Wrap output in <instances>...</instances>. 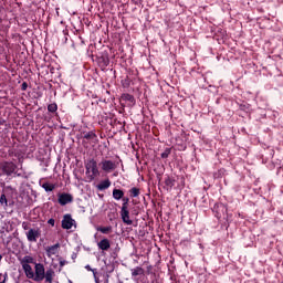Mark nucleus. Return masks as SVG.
Instances as JSON below:
<instances>
[{"mask_svg":"<svg viewBox=\"0 0 283 283\" xmlns=\"http://www.w3.org/2000/svg\"><path fill=\"white\" fill-rule=\"evenodd\" d=\"M86 174H92L88 176V180H94L101 176V171L98 170V163L95 161L94 158L88 159L85 164Z\"/></svg>","mask_w":283,"mask_h":283,"instance_id":"obj_1","label":"nucleus"},{"mask_svg":"<svg viewBox=\"0 0 283 283\" xmlns=\"http://www.w3.org/2000/svg\"><path fill=\"white\" fill-rule=\"evenodd\" d=\"M0 169L6 174V176H10L17 171V165L12 161H2L0 163Z\"/></svg>","mask_w":283,"mask_h":283,"instance_id":"obj_2","label":"nucleus"},{"mask_svg":"<svg viewBox=\"0 0 283 283\" xmlns=\"http://www.w3.org/2000/svg\"><path fill=\"white\" fill-rule=\"evenodd\" d=\"M99 167H102V171H105L106 174H112L117 167L116 163L112 160L104 159L99 163Z\"/></svg>","mask_w":283,"mask_h":283,"instance_id":"obj_3","label":"nucleus"},{"mask_svg":"<svg viewBox=\"0 0 283 283\" xmlns=\"http://www.w3.org/2000/svg\"><path fill=\"white\" fill-rule=\"evenodd\" d=\"M48 272H45V268L43 266V264L41 263H36L35 264V277L34 281L35 282H43V280H45V274Z\"/></svg>","mask_w":283,"mask_h":283,"instance_id":"obj_4","label":"nucleus"},{"mask_svg":"<svg viewBox=\"0 0 283 283\" xmlns=\"http://www.w3.org/2000/svg\"><path fill=\"white\" fill-rule=\"evenodd\" d=\"M76 224V221L72 219V214H64L62 219V229L70 230Z\"/></svg>","mask_w":283,"mask_h":283,"instance_id":"obj_5","label":"nucleus"},{"mask_svg":"<svg viewBox=\"0 0 283 283\" xmlns=\"http://www.w3.org/2000/svg\"><path fill=\"white\" fill-rule=\"evenodd\" d=\"M73 201H74V197H72V195L70 193L63 192L59 195L57 202L62 207H65V205H70V202H73Z\"/></svg>","mask_w":283,"mask_h":283,"instance_id":"obj_6","label":"nucleus"},{"mask_svg":"<svg viewBox=\"0 0 283 283\" xmlns=\"http://www.w3.org/2000/svg\"><path fill=\"white\" fill-rule=\"evenodd\" d=\"M120 217H122L124 224H128V226L134 224V221H132V219H129V208H125V207L122 208Z\"/></svg>","mask_w":283,"mask_h":283,"instance_id":"obj_7","label":"nucleus"},{"mask_svg":"<svg viewBox=\"0 0 283 283\" xmlns=\"http://www.w3.org/2000/svg\"><path fill=\"white\" fill-rule=\"evenodd\" d=\"M40 235H41V233L39 232V230L30 229L27 232V240L29 242H36V240H39Z\"/></svg>","mask_w":283,"mask_h":283,"instance_id":"obj_8","label":"nucleus"},{"mask_svg":"<svg viewBox=\"0 0 283 283\" xmlns=\"http://www.w3.org/2000/svg\"><path fill=\"white\" fill-rule=\"evenodd\" d=\"M214 211L217 213V218H224V216L227 214V206L219 203L214 207Z\"/></svg>","mask_w":283,"mask_h":283,"instance_id":"obj_9","label":"nucleus"},{"mask_svg":"<svg viewBox=\"0 0 283 283\" xmlns=\"http://www.w3.org/2000/svg\"><path fill=\"white\" fill-rule=\"evenodd\" d=\"M59 249H61L60 243H55L54 245L48 247L45 249L48 258H52V255H56V253H59Z\"/></svg>","mask_w":283,"mask_h":283,"instance_id":"obj_10","label":"nucleus"},{"mask_svg":"<svg viewBox=\"0 0 283 283\" xmlns=\"http://www.w3.org/2000/svg\"><path fill=\"white\" fill-rule=\"evenodd\" d=\"M98 249H101V251H109L112 243L109 242V239H102L98 243H97Z\"/></svg>","mask_w":283,"mask_h":283,"instance_id":"obj_11","label":"nucleus"},{"mask_svg":"<svg viewBox=\"0 0 283 283\" xmlns=\"http://www.w3.org/2000/svg\"><path fill=\"white\" fill-rule=\"evenodd\" d=\"M99 67H102V70H105V67H107V65H109V57L107 55H102L98 57L97 61Z\"/></svg>","mask_w":283,"mask_h":283,"instance_id":"obj_12","label":"nucleus"},{"mask_svg":"<svg viewBox=\"0 0 283 283\" xmlns=\"http://www.w3.org/2000/svg\"><path fill=\"white\" fill-rule=\"evenodd\" d=\"M22 269L29 280H32V277H34V271H32V266L30 264H23Z\"/></svg>","mask_w":283,"mask_h":283,"instance_id":"obj_13","label":"nucleus"},{"mask_svg":"<svg viewBox=\"0 0 283 283\" xmlns=\"http://www.w3.org/2000/svg\"><path fill=\"white\" fill-rule=\"evenodd\" d=\"M109 187H112V181H109V179H106L97 186V189L99 191H105V189H109Z\"/></svg>","mask_w":283,"mask_h":283,"instance_id":"obj_14","label":"nucleus"},{"mask_svg":"<svg viewBox=\"0 0 283 283\" xmlns=\"http://www.w3.org/2000/svg\"><path fill=\"white\" fill-rule=\"evenodd\" d=\"M124 196H125V192L123 190H120V189L113 190V198L115 200H123Z\"/></svg>","mask_w":283,"mask_h":283,"instance_id":"obj_15","label":"nucleus"},{"mask_svg":"<svg viewBox=\"0 0 283 283\" xmlns=\"http://www.w3.org/2000/svg\"><path fill=\"white\" fill-rule=\"evenodd\" d=\"M165 185H166L167 191H169V189H172V188H174V185H176V180H175V179H171V177H167V178L165 179Z\"/></svg>","mask_w":283,"mask_h":283,"instance_id":"obj_16","label":"nucleus"},{"mask_svg":"<svg viewBox=\"0 0 283 283\" xmlns=\"http://www.w3.org/2000/svg\"><path fill=\"white\" fill-rule=\"evenodd\" d=\"M20 264L23 266V264H34V258L30 255H25L23 259H21Z\"/></svg>","mask_w":283,"mask_h":283,"instance_id":"obj_17","label":"nucleus"},{"mask_svg":"<svg viewBox=\"0 0 283 283\" xmlns=\"http://www.w3.org/2000/svg\"><path fill=\"white\" fill-rule=\"evenodd\" d=\"M145 273V270L140 266H137L135 269L132 270V276L136 277L138 275H143Z\"/></svg>","mask_w":283,"mask_h":283,"instance_id":"obj_18","label":"nucleus"},{"mask_svg":"<svg viewBox=\"0 0 283 283\" xmlns=\"http://www.w3.org/2000/svg\"><path fill=\"white\" fill-rule=\"evenodd\" d=\"M42 189H44V191H52L53 189H56V186L50 182H44L42 184Z\"/></svg>","mask_w":283,"mask_h":283,"instance_id":"obj_19","label":"nucleus"},{"mask_svg":"<svg viewBox=\"0 0 283 283\" xmlns=\"http://www.w3.org/2000/svg\"><path fill=\"white\" fill-rule=\"evenodd\" d=\"M97 231H99V233H104L105 235H107V233H112V226L99 227L97 228Z\"/></svg>","mask_w":283,"mask_h":283,"instance_id":"obj_20","label":"nucleus"},{"mask_svg":"<svg viewBox=\"0 0 283 283\" xmlns=\"http://www.w3.org/2000/svg\"><path fill=\"white\" fill-rule=\"evenodd\" d=\"M130 198H138L140 196V189L134 187L129 190Z\"/></svg>","mask_w":283,"mask_h":283,"instance_id":"obj_21","label":"nucleus"},{"mask_svg":"<svg viewBox=\"0 0 283 283\" xmlns=\"http://www.w3.org/2000/svg\"><path fill=\"white\" fill-rule=\"evenodd\" d=\"M84 138L86 140H96V133L94 132H88L84 135Z\"/></svg>","mask_w":283,"mask_h":283,"instance_id":"obj_22","label":"nucleus"},{"mask_svg":"<svg viewBox=\"0 0 283 283\" xmlns=\"http://www.w3.org/2000/svg\"><path fill=\"white\" fill-rule=\"evenodd\" d=\"M56 109H59V106L56 105V103L49 104L48 111L51 112V114H54V112H56Z\"/></svg>","mask_w":283,"mask_h":283,"instance_id":"obj_23","label":"nucleus"},{"mask_svg":"<svg viewBox=\"0 0 283 283\" xmlns=\"http://www.w3.org/2000/svg\"><path fill=\"white\" fill-rule=\"evenodd\" d=\"M85 269H86V271H92L95 282H98V277L96 276V273H97L96 269H92V266H90V265H85Z\"/></svg>","mask_w":283,"mask_h":283,"instance_id":"obj_24","label":"nucleus"},{"mask_svg":"<svg viewBox=\"0 0 283 283\" xmlns=\"http://www.w3.org/2000/svg\"><path fill=\"white\" fill-rule=\"evenodd\" d=\"M0 205H4V207H8V198L3 193L0 196Z\"/></svg>","mask_w":283,"mask_h":283,"instance_id":"obj_25","label":"nucleus"},{"mask_svg":"<svg viewBox=\"0 0 283 283\" xmlns=\"http://www.w3.org/2000/svg\"><path fill=\"white\" fill-rule=\"evenodd\" d=\"M171 154V148H166L165 151L161 153V158H169Z\"/></svg>","mask_w":283,"mask_h":283,"instance_id":"obj_26","label":"nucleus"},{"mask_svg":"<svg viewBox=\"0 0 283 283\" xmlns=\"http://www.w3.org/2000/svg\"><path fill=\"white\" fill-rule=\"evenodd\" d=\"M122 98H123L124 101H129L130 103H134V97H133L132 95H129V94H124V95L122 96Z\"/></svg>","mask_w":283,"mask_h":283,"instance_id":"obj_27","label":"nucleus"},{"mask_svg":"<svg viewBox=\"0 0 283 283\" xmlns=\"http://www.w3.org/2000/svg\"><path fill=\"white\" fill-rule=\"evenodd\" d=\"M122 208H127V209H129V198H123Z\"/></svg>","mask_w":283,"mask_h":283,"instance_id":"obj_28","label":"nucleus"},{"mask_svg":"<svg viewBox=\"0 0 283 283\" xmlns=\"http://www.w3.org/2000/svg\"><path fill=\"white\" fill-rule=\"evenodd\" d=\"M2 277H3V279H2ZM1 279H2V280H1ZM0 280H1L0 283H6V282H8V273L0 274Z\"/></svg>","mask_w":283,"mask_h":283,"instance_id":"obj_29","label":"nucleus"},{"mask_svg":"<svg viewBox=\"0 0 283 283\" xmlns=\"http://www.w3.org/2000/svg\"><path fill=\"white\" fill-rule=\"evenodd\" d=\"M21 90H22V92H25V90H28V83L27 82L22 83Z\"/></svg>","mask_w":283,"mask_h":283,"instance_id":"obj_30","label":"nucleus"},{"mask_svg":"<svg viewBox=\"0 0 283 283\" xmlns=\"http://www.w3.org/2000/svg\"><path fill=\"white\" fill-rule=\"evenodd\" d=\"M22 229H24V231H28V229H30V226L28 224V222L22 223Z\"/></svg>","mask_w":283,"mask_h":283,"instance_id":"obj_31","label":"nucleus"},{"mask_svg":"<svg viewBox=\"0 0 283 283\" xmlns=\"http://www.w3.org/2000/svg\"><path fill=\"white\" fill-rule=\"evenodd\" d=\"M54 223H55L54 219H49L48 220V224H51V227H54Z\"/></svg>","mask_w":283,"mask_h":283,"instance_id":"obj_32","label":"nucleus"},{"mask_svg":"<svg viewBox=\"0 0 283 283\" xmlns=\"http://www.w3.org/2000/svg\"><path fill=\"white\" fill-rule=\"evenodd\" d=\"M65 264H67V261H65V260L60 261V266H65Z\"/></svg>","mask_w":283,"mask_h":283,"instance_id":"obj_33","label":"nucleus"},{"mask_svg":"<svg viewBox=\"0 0 283 283\" xmlns=\"http://www.w3.org/2000/svg\"><path fill=\"white\" fill-rule=\"evenodd\" d=\"M72 260H76V253L72 254Z\"/></svg>","mask_w":283,"mask_h":283,"instance_id":"obj_34","label":"nucleus"},{"mask_svg":"<svg viewBox=\"0 0 283 283\" xmlns=\"http://www.w3.org/2000/svg\"><path fill=\"white\" fill-rule=\"evenodd\" d=\"M1 260H3V255H0V262H1Z\"/></svg>","mask_w":283,"mask_h":283,"instance_id":"obj_35","label":"nucleus"}]
</instances>
